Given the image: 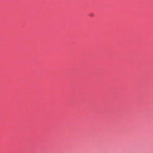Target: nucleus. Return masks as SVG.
<instances>
[{
  "instance_id": "nucleus-1",
  "label": "nucleus",
  "mask_w": 153,
  "mask_h": 153,
  "mask_svg": "<svg viewBox=\"0 0 153 153\" xmlns=\"http://www.w3.org/2000/svg\"><path fill=\"white\" fill-rule=\"evenodd\" d=\"M89 15H90V16H92V14H90Z\"/></svg>"
}]
</instances>
